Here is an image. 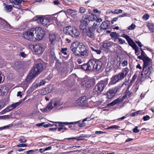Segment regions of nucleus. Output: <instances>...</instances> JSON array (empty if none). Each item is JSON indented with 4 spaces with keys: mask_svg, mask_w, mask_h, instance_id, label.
Here are the masks:
<instances>
[{
    "mask_svg": "<svg viewBox=\"0 0 154 154\" xmlns=\"http://www.w3.org/2000/svg\"><path fill=\"white\" fill-rule=\"evenodd\" d=\"M88 69L91 71L101 72L102 69V59L94 58L89 60L88 62Z\"/></svg>",
    "mask_w": 154,
    "mask_h": 154,
    "instance_id": "nucleus-1",
    "label": "nucleus"
},
{
    "mask_svg": "<svg viewBox=\"0 0 154 154\" xmlns=\"http://www.w3.org/2000/svg\"><path fill=\"white\" fill-rule=\"evenodd\" d=\"M35 30L36 32L35 35L37 38L36 41H39L42 39L45 34V31L44 29L41 27H38L37 29L35 28Z\"/></svg>",
    "mask_w": 154,
    "mask_h": 154,
    "instance_id": "nucleus-8",
    "label": "nucleus"
},
{
    "mask_svg": "<svg viewBox=\"0 0 154 154\" xmlns=\"http://www.w3.org/2000/svg\"><path fill=\"white\" fill-rule=\"evenodd\" d=\"M110 35L112 38H114L116 40L119 38L118 37L119 36V34L118 33H116L115 32H112L110 33Z\"/></svg>",
    "mask_w": 154,
    "mask_h": 154,
    "instance_id": "nucleus-34",
    "label": "nucleus"
},
{
    "mask_svg": "<svg viewBox=\"0 0 154 154\" xmlns=\"http://www.w3.org/2000/svg\"><path fill=\"white\" fill-rule=\"evenodd\" d=\"M86 11L85 8L83 7H81L80 8L79 10V12L81 13H85Z\"/></svg>",
    "mask_w": 154,
    "mask_h": 154,
    "instance_id": "nucleus-52",
    "label": "nucleus"
},
{
    "mask_svg": "<svg viewBox=\"0 0 154 154\" xmlns=\"http://www.w3.org/2000/svg\"><path fill=\"white\" fill-rule=\"evenodd\" d=\"M144 20H148L149 18V16L147 14H146L143 15L142 17Z\"/></svg>",
    "mask_w": 154,
    "mask_h": 154,
    "instance_id": "nucleus-57",
    "label": "nucleus"
},
{
    "mask_svg": "<svg viewBox=\"0 0 154 154\" xmlns=\"http://www.w3.org/2000/svg\"><path fill=\"white\" fill-rule=\"evenodd\" d=\"M43 69V65L41 63H38L35 65L31 70L37 76Z\"/></svg>",
    "mask_w": 154,
    "mask_h": 154,
    "instance_id": "nucleus-6",
    "label": "nucleus"
},
{
    "mask_svg": "<svg viewBox=\"0 0 154 154\" xmlns=\"http://www.w3.org/2000/svg\"><path fill=\"white\" fill-rule=\"evenodd\" d=\"M129 72V69L128 68L126 67L123 69L122 71L118 75L112 76L109 85L115 84L119 81L122 80L127 76Z\"/></svg>",
    "mask_w": 154,
    "mask_h": 154,
    "instance_id": "nucleus-2",
    "label": "nucleus"
},
{
    "mask_svg": "<svg viewBox=\"0 0 154 154\" xmlns=\"http://www.w3.org/2000/svg\"><path fill=\"white\" fill-rule=\"evenodd\" d=\"M81 69L84 70L89 71L88 63L80 66Z\"/></svg>",
    "mask_w": 154,
    "mask_h": 154,
    "instance_id": "nucleus-38",
    "label": "nucleus"
},
{
    "mask_svg": "<svg viewBox=\"0 0 154 154\" xmlns=\"http://www.w3.org/2000/svg\"><path fill=\"white\" fill-rule=\"evenodd\" d=\"M128 64V61L127 60H124L122 63V65L123 66H126Z\"/></svg>",
    "mask_w": 154,
    "mask_h": 154,
    "instance_id": "nucleus-51",
    "label": "nucleus"
},
{
    "mask_svg": "<svg viewBox=\"0 0 154 154\" xmlns=\"http://www.w3.org/2000/svg\"><path fill=\"white\" fill-rule=\"evenodd\" d=\"M36 76L37 75L31 70L29 73L26 76V81L27 82H29Z\"/></svg>",
    "mask_w": 154,
    "mask_h": 154,
    "instance_id": "nucleus-20",
    "label": "nucleus"
},
{
    "mask_svg": "<svg viewBox=\"0 0 154 154\" xmlns=\"http://www.w3.org/2000/svg\"><path fill=\"white\" fill-rule=\"evenodd\" d=\"M26 140L25 138H20L19 139V141L22 143H25L26 142Z\"/></svg>",
    "mask_w": 154,
    "mask_h": 154,
    "instance_id": "nucleus-62",
    "label": "nucleus"
},
{
    "mask_svg": "<svg viewBox=\"0 0 154 154\" xmlns=\"http://www.w3.org/2000/svg\"><path fill=\"white\" fill-rule=\"evenodd\" d=\"M80 29L81 30H82V32H85V31L87 29V26L85 25H83V24H81L80 26Z\"/></svg>",
    "mask_w": 154,
    "mask_h": 154,
    "instance_id": "nucleus-41",
    "label": "nucleus"
},
{
    "mask_svg": "<svg viewBox=\"0 0 154 154\" xmlns=\"http://www.w3.org/2000/svg\"><path fill=\"white\" fill-rule=\"evenodd\" d=\"M21 101L20 100L18 102L12 103L9 106L7 107L3 111L2 113H4L14 109L16 107L19 106L21 104Z\"/></svg>",
    "mask_w": 154,
    "mask_h": 154,
    "instance_id": "nucleus-9",
    "label": "nucleus"
},
{
    "mask_svg": "<svg viewBox=\"0 0 154 154\" xmlns=\"http://www.w3.org/2000/svg\"><path fill=\"white\" fill-rule=\"evenodd\" d=\"M148 27L149 29H150V31L154 32V28L153 26L151 24V23H149L148 24Z\"/></svg>",
    "mask_w": 154,
    "mask_h": 154,
    "instance_id": "nucleus-43",
    "label": "nucleus"
},
{
    "mask_svg": "<svg viewBox=\"0 0 154 154\" xmlns=\"http://www.w3.org/2000/svg\"><path fill=\"white\" fill-rule=\"evenodd\" d=\"M67 50L66 48H62L61 49V52L64 55L67 54V53L66 52Z\"/></svg>",
    "mask_w": 154,
    "mask_h": 154,
    "instance_id": "nucleus-45",
    "label": "nucleus"
},
{
    "mask_svg": "<svg viewBox=\"0 0 154 154\" xmlns=\"http://www.w3.org/2000/svg\"><path fill=\"white\" fill-rule=\"evenodd\" d=\"M121 64L120 61H118L114 65V68L115 69H120V65Z\"/></svg>",
    "mask_w": 154,
    "mask_h": 154,
    "instance_id": "nucleus-39",
    "label": "nucleus"
},
{
    "mask_svg": "<svg viewBox=\"0 0 154 154\" xmlns=\"http://www.w3.org/2000/svg\"><path fill=\"white\" fill-rule=\"evenodd\" d=\"M53 3L55 5H60V2L58 0H55L53 1Z\"/></svg>",
    "mask_w": 154,
    "mask_h": 154,
    "instance_id": "nucleus-64",
    "label": "nucleus"
},
{
    "mask_svg": "<svg viewBox=\"0 0 154 154\" xmlns=\"http://www.w3.org/2000/svg\"><path fill=\"white\" fill-rule=\"evenodd\" d=\"M75 44H72L70 46V49L73 53L76 56H80L81 51H80L79 50L75 48Z\"/></svg>",
    "mask_w": 154,
    "mask_h": 154,
    "instance_id": "nucleus-16",
    "label": "nucleus"
},
{
    "mask_svg": "<svg viewBox=\"0 0 154 154\" xmlns=\"http://www.w3.org/2000/svg\"><path fill=\"white\" fill-rule=\"evenodd\" d=\"M121 102H122V100L120 99V98H118L112 101L111 103L107 104V106L109 107H110L113 106L116 104H120Z\"/></svg>",
    "mask_w": 154,
    "mask_h": 154,
    "instance_id": "nucleus-22",
    "label": "nucleus"
},
{
    "mask_svg": "<svg viewBox=\"0 0 154 154\" xmlns=\"http://www.w3.org/2000/svg\"><path fill=\"white\" fill-rule=\"evenodd\" d=\"M113 44V43L111 42H109L108 43H104L103 45V47L106 49H109L111 47Z\"/></svg>",
    "mask_w": 154,
    "mask_h": 154,
    "instance_id": "nucleus-30",
    "label": "nucleus"
},
{
    "mask_svg": "<svg viewBox=\"0 0 154 154\" xmlns=\"http://www.w3.org/2000/svg\"><path fill=\"white\" fill-rule=\"evenodd\" d=\"M80 121H78L75 122H53L51 121H50V122H53L54 123H56L59 124V126L61 127H63L65 125H68L70 124H76L78 123Z\"/></svg>",
    "mask_w": 154,
    "mask_h": 154,
    "instance_id": "nucleus-21",
    "label": "nucleus"
},
{
    "mask_svg": "<svg viewBox=\"0 0 154 154\" xmlns=\"http://www.w3.org/2000/svg\"><path fill=\"white\" fill-rule=\"evenodd\" d=\"M95 79L94 78L88 79L85 83V86L87 88H91L93 86L95 83Z\"/></svg>",
    "mask_w": 154,
    "mask_h": 154,
    "instance_id": "nucleus-15",
    "label": "nucleus"
},
{
    "mask_svg": "<svg viewBox=\"0 0 154 154\" xmlns=\"http://www.w3.org/2000/svg\"><path fill=\"white\" fill-rule=\"evenodd\" d=\"M4 8L5 11L7 12L11 11L12 8V6L10 5H6Z\"/></svg>",
    "mask_w": 154,
    "mask_h": 154,
    "instance_id": "nucleus-36",
    "label": "nucleus"
},
{
    "mask_svg": "<svg viewBox=\"0 0 154 154\" xmlns=\"http://www.w3.org/2000/svg\"><path fill=\"white\" fill-rule=\"evenodd\" d=\"M137 126H135L133 129V131L135 133H137L139 132V130L137 129Z\"/></svg>",
    "mask_w": 154,
    "mask_h": 154,
    "instance_id": "nucleus-59",
    "label": "nucleus"
},
{
    "mask_svg": "<svg viewBox=\"0 0 154 154\" xmlns=\"http://www.w3.org/2000/svg\"><path fill=\"white\" fill-rule=\"evenodd\" d=\"M50 55L51 57L53 59H56V57L54 51H50Z\"/></svg>",
    "mask_w": 154,
    "mask_h": 154,
    "instance_id": "nucleus-46",
    "label": "nucleus"
},
{
    "mask_svg": "<svg viewBox=\"0 0 154 154\" xmlns=\"http://www.w3.org/2000/svg\"><path fill=\"white\" fill-rule=\"evenodd\" d=\"M83 137H87V135L86 134H82V136L76 137V140L79 141L80 140H84L85 138Z\"/></svg>",
    "mask_w": 154,
    "mask_h": 154,
    "instance_id": "nucleus-40",
    "label": "nucleus"
},
{
    "mask_svg": "<svg viewBox=\"0 0 154 154\" xmlns=\"http://www.w3.org/2000/svg\"><path fill=\"white\" fill-rule=\"evenodd\" d=\"M58 103L57 101L54 100H52L48 104L46 108L48 111H50L54 108L58 106Z\"/></svg>",
    "mask_w": 154,
    "mask_h": 154,
    "instance_id": "nucleus-13",
    "label": "nucleus"
},
{
    "mask_svg": "<svg viewBox=\"0 0 154 154\" xmlns=\"http://www.w3.org/2000/svg\"><path fill=\"white\" fill-rule=\"evenodd\" d=\"M76 28L72 26H68L64 28L63 31L66 35H69L72 36V33L74 32V30H75Z\"/></svg>",
    "mask_w": 154,
    "mask_h": 154,
    "instance_id": "nucleus-11",
    "label": "nucleus"
},
{
    "mask_svg": "<svg viewBox=\"0 0 154 154\" xmlns=\"http://www.w3.org/2000/svg\"><path fill=\"white\" fill-rule=\"evenodd\" d=\"M122 10L121 9H115V11L112 12L113 14H119L122 12Z\"/></svg>",
    "mask_w": 154,
    "mask_h": 154,
    "instance_id": "nucleus-44",
    "label": "nucleus"
},
{
    "mask_svg": "<svg viewBox=\"0 0 154 154\" xmlns=\"http://www.w3.org/2000/svg\"><path fill=\"white\" fill-rule=\"evenodd\" d=\"M147 67L143 66V72L144 75H146L149 72V74L153 72V68L150 66L148 68Z\"/></svg>",
    "mask_w": 154,
    "mask_h": 154,
    "instance_id": "nucleus-18",
    "label": "nucleus"
},
{
    "mask_svg": "<svg viewBox=\"0 0 154 154\" xmlns=\"http://www.w3.org/2000/svg\"><path fill=\"white\" fill-rule=\"evenodd\" d=\"M86 17V15H85L83 16V18L81 21V24L87 26L89 22Z\"/></svg>",
    "mask_w": 154,
    "mask_h": 154,
    "instance_id": "nucleus-25",
    "label": "nucleus"
},
{
    "mask_svg": "<svg viewBox=\"0 0 154 154\" xmlns=\"http://www.w3.org/2000/svg\"><path fill=\"white\" fill-rule=\"evenodd\" d=\"M46 83L45 81L44 80H42L39 83L36 84L34 85V88H35L40 87L41 86L44 85Z\"/></svg>",
    "mask_w": 154,
    "mask_h": 154,
    "instance_id": "nucleus-35",
    "label": "nucleus"
},
{
    "mask_svg": "<svg viewBox=\"0 0 154 154\" xmlns=\"http://www.w3.org/2000/svg\"><path fill=\"white\" fill-rule=\"evenodd\" d=\"M33 48L34 52L37 54H41L44 51L43 46L41 44L35 45Z\"/></svg>",
    "mask_w": 154,
    "mask_h": 154,
    "instance_id": "nucleus-10",
    "label": "nucleus"
},
{
    "mask_svg": "<svg viewBox=\"0 0 154 154\" xmlns=\"http://www.w3.org/2000/svg\"><path fill=\"white\" fill-rule=\"evenodd\" d=\"M49 40L51 42L50 46L51 48L52 49L54 48V45L55 43L56 40V36L54 34L51 33L49 35Z\"/></svg>",
    "mask_w": 154,
    "mask_h": 154,
    "instance_id": "nucleus-14",
    "label": "nucleus"
},
{
    "mask_svg": "<svg viewBox=\"0 0 154 154\" xmlns=\"http://www.w3.org/2000/svg\"><path fill=\"white\" fill-rule=\"evenodd\" d=\"M50 20L48 18L43 17L41 23L44 26L49 25L50 24Z\"/></svg>",
    "mask_w": 154,
    "mask_h": 154,
    "instance_id": "nucleus-27",
    "label": "nucleus"
},
{
    "mask_svg": "<svg viewBox=\"0 0 154 154\" xmlns=\"http://www.w3.org/2000/svg\"><path fill=\"white\" fill-rule=\"evenodd\" d=\"M121 36L125 38L127 41L128 45L131 46L135 50V53L136 55H138L140 54V51L139 48L137 46L133 41L127 35L122 34Z\"/></svg>",
    "mask_w": 154,
    "mask_h": 154,
    "instance_id": "nucleus-5",
    "label": "nucleus"
},
{
    "mask_svg": "<svg viewBox=\"0 0 154 154\" xmlns=\"http://www.w3.org/2000/svg\"><path fill=\"white\" fill-rule=\"evenodd\" d=\"M125 94H126L127 98H129L133 94V93L132 92H131L129 91L128 89L126 90Z\"/></svg>",
    "mask_w": 154,
    "mask_h": 154,
    "instance_id": "nucleus-42",
    "label": "nucleus"
},
{
    "mask_svg": "<svg viewBox=\"0 0 154 154\" xmlns=\"http://www.w3.org/2000/svg\"><path fill=\"white\" fill-rule=\"evenodd\" d=\"M110 25V22L109 21L106 20L103 22L100 25V27L103 29V30L107 29Z\"/></svg>",
    "mask_w": 154,
    "mask_h": 154,
    "instance_id": "nucleus-19",
    "label": "nucleus"
},
{
    "mask_svg": "<svg viewBox=\"0 0 154 154\" xmlns=\"http://www.w3.org/2000/svg\"><path fill=\"white\" fill-rule=\"evenodd\" d=\"M4 79V76L1 72L0 71V84L2 82Z\"/></svg>",
    "mask_w": 154,
    "mask_h": 154,
    "instance_id": "nucleus-48",
    "label": "nucleus"
},
{
    "mask_svg": "<svg viewBox=\"0 0 154 154\" xmlns=\"http://www.w3.org/2000/svg\"><path fill=\"white\" fill-rule=\"evenodd\" d=\"M36 31L35 28H32L26 31L23 34V37L25 39L28 40L35 42L36 41L37 38L35 34Z\"/></svg>",
    "mask_w": 154,
    "mask_h": 154,
    "instance_id": "nucleus-4",
    "label": "nucleus"
},
{
    "mask_svg": "<svg viewBox=\"0 0 154 154\" xmlns=\"http://www.w3.org/2000/svg\"><path fill=\"white\" fill-rule=\"evenodd\" d=\"M143 61V66L147 67L150 64L151 59L147 57L144 58Z\"/></svg>",
    "mask_w": 154,
    "mask_h": 154,
    "instance_id": "nucleus-23",
    "label": "nucleus"
},
{
    "mask_svg": "<svg viewBox=\"0 0 154 154\" xmlns=\"http://www.w3.org/2000/svg\"><path fill=\"white\" fill-rule=\"evenodd\" d=\"M43 17L42 16L38 15L34 17V19L38 23H41Z\"/></svg>",
    "mask_w": 154,
    "mask_h": 154,
    "instance_id": "nucleus-31",
    "label": "nucleus"
},
{
    "mask_svg": "<svg viewBox=\"0 0 154 154\" xmlns=\"http://www.w3.org/2000/svg\"><path fill=\"white\" fill-rule=\"evenodd\" d=\"M119 128H120V127L119 126L117 125H114L113 126H112L109 127V129L115 128L116 129H119Z\"/></svg>",
    "mask_w": 154,
    "mask_h": 154,
    "instance_id": "nucleus-55",
    "label": "nucleus"
},
{
    "mask_svg": "<svg viewBox=\"0 0 154 154\" xmlns=\"http://www.w3.org/2000/svg\"><path fill=\"white\" fill-rule=\"evenodd\" d=\"M5 64V62L4 60L2 59H0V67L2 66Z\"/></svg>",
    "mask_w": 154,
    "mask_h": 154,
    "instance_id": "nucleus-54",
    "label": "nucleus"
},
{
    "mask_svg": "<svg viewBox=\"0 0 154 154\" xmlns=\"http://www.w3.org/2000/svg\"><path fill=\"white\" fill-rule=\"evenodd\" d=\"M119 87H117L109 89L106 93V98L108 99H111L113 98L119 89Z\"/></svg>",
    "mask_w": 154,
    "mask_h": 154,
    "instance_id": "nucleus-7",
    "label": "nucleus"
},
{
    "mask_svg": "<svg viewBox=\"0 0 154 154\" xmlns=\"http://www.w3.org/2000/svg\"><path fill=\"white\" fill-rule=\"evenodd\" d=\"M90 48L92 51L95 52L97 54H100L101 52L100 50L98 49L97 48L94 47H91Z\"/></svg>",
    "mask_w": 154,
    "mask_h": 154,
    "instance_id": "nucleus-37",
    "label": "nucleus"
},
{
    "mask_svg": "<svg viewBox=\"0 0 154 154\" xmlns=\"http://www.w3.org/2000/svg\"><path fill=\"white\" fill-rule=\"evenodd\" d=\"M88 51L86 49L84 51L81 52L80 56L83 58H88Z\"/></svg>",
    "mask_w": 154,
    "mask_h": 154,
    "instance_id": "nucleus-28",
    "label": "nucleus"
},
{
    "mask_svg": "<svg viewBox=\"0 0 154 154\" xmlns=\"http://www.w3.org/2000/svg\"><path fill=\"white\" fill-rule=\"evenodd\" d=\"M72 44H75L74 46H75V48H77L80 51H84L86 49L85 46L82 43L76 42Z\"/></svg>",
    "mask_w": 154,
    "mask_h": 154,
    "instance_id": "nucleus-17",
    "label": "nucleus"
},
{
    "mask_svg": "<svg viewBox=\"0 0 154 154\" xmlns=\"http://www.w3.org/2000/svg\"><path fill=\"white\" fill-rule=\"evenodd\" d=\"M86 18L89 20V21H94L95 20V19L97 18V16L95 15H94V14H92L91 15H89L88 17L86 15Z\"/></svg>",
    "mask_w": 154,
    "mask_h": 154,
    "instance_id": "nucleus-33",
    "label": "nucleus"
},
{
    "mask_svg": "<svg viewBox=\"0 0 154 154\" xmlns=\"http://www.w3.org/2000/svg\"><path fill=\"white\" fill-rule=\"evenodd\" d=\"M118 39L119 40V42L121 44H123L125 43V41L124 40H123L120 38H119Z\"/></svg>",
    "mask_w": 154,
    "mask_h": 154,
    "instance_id": "nucleus-63",
    "label": "nucleus"
},
{
    "mask_svg": "<svg viewBox=\"0 0 154 154\" xmlns=\"http://www.w3.org/2000/svg\"><path fill=\"white\" fill-rule=\"evenodd\" d=\"M74 30L71 36L73 37L78 38L79 35V32L76 28Z\"/></svg>",
    "mask_w": 154,
    "mask_h": 154,
    "instance_id": "nucleus-32",
    "label": "nucleus"
},
{
    "mask_svg": "<svg viewBox=\"0 0 154 154\" xmlns=\"http://www.w3.org/2000/svg\"><path fill=\"white\" fill-rule=\"evenodd\" d=\"M86 35L91 39H94L95 38V32L91 31L89 30H88L86 32Z\"/></svg>",
    "mask_w": 154,
    "mask_h": 154,
    "instance_id": "nucleus-24",
    "label": "nucleus"
},
{
    "mask_svg": "<svg viewBox=\"0 0 154 154\" xmlns=\"http://www.w3.org/2000/svg\"><path fill=\"white\" fill-rule=\"evenodd\" d=\"M35 151L33 150H30L26 152V154H32Z\"/></svg>",
    "mask_w": 154,
    "mask_h": 154,
    "instance_id": "nucleus-61",
    "label": "nucleus"
},
{
    "mask_svg": "<svg viewBox=\"0 0 154 154\" xmlns=\"http://www.w3.org/2000/svg\"><path fill=\"white\" fill-rule=\"evenodd\" d=\"M143 119L144 121H146L149 120L150 119V117L148 115L143 117Z\"/></svg>",
    "mask_w": 154,
    "mask_h": 154,
    "instance_id": "nucleus-58",
    "label": "nucleus"
},
{
    "mask_svg": "<svg viewBox=\"0 0 154 154\" xmlns=\"http://www.w3.org/2000/svg\"><path fill=\"white\" fill-rule=\"evenodd\" d=\"M15 2H13L12 3L15 5L20 4L22 2V0H14Z\"/></svg>",
    "mask_w": 154,
    "mask_h": 154,
    "instance_id": "nucleus-47",
    "label": "nucleus"
},
{
    "mask_svg": "<svg viewBox=\"0 0 154 154\" xmlns=\"http://www.w3.org/2000/svg\"><path fill=\"white\" fill-rule=\"evenodd\" d=\"M136 27V26L135 24L134 23H132L131 24V25L129 26L128 27V29L130 30H132L134 29Z\"/></svg>",
    "mask_w": 154,
    "mask_h": 154,
    "instance_id": "nucleus-49",
    "label": "nucleus"
},
{
    "mask_svg": "<svg viewBox=\"0 0 154 154\" xmlns=\"http://www.w3.org/2000/svg\"><path fill=\"white\" fill-rule=\"evenodd\" d=\"M97 28L94 26H92L91 27L89 28L88 29L91 31L95 32L96 29Z\"/></svg>",
    "mask_w": 154,
    "mask_h": 154,
    "instance_id": "nucleus-53",
    "label": "nucleus"
},
{
    "mask_svg": "<svg viewBox=\"0 0 154 154\" xmlns=\"http://www.w3.org/2000/svg\"><path fill=\"white\" fill-rule=\"evenodd\" d=\"M130 14L128 13H124L118 16V17H130Z\"/></svg>",
    "mask_w": 154,
    "mask_h": 154,
    "instance_id": "nucleus-50",
    "label": "nucleus"
},
{
    "mask_svg": "<svg viewBox=\"0 0 154 154\" xmlns=\"http://www.w3.org/2000/svg\"><path fill=\"white\" fill-rule=\"evenodd\" d=\"M87 97L85 96H83L78 99L77 101V103L79 106H83L87 105Z\"/></svg>",
    "mask_w": 154,
    "mask_h": 154,
    "instance_id": "nucleus-12",
    "label": "nucleus"
},
{
    "mask_svg": "<svg viewBox=\"0 0 154 154\" xmlns=\"http://www.w3.org/2000/svg\"><path fill=\"white\" fill-rule=\"evenodd\" d=\"M27 145L26 144L22 143L18 144L17 145V146L18 147H26Z\"/></svg>",
    "mask_w": 154,
    "mask_h": 154,
    "instance_id": "nucleus-60",
    "label": "nucleus"
},
{
    "mask_svg": "<svg viewBox=\"0 0 154 154\" xmlns=\"http://www.w3.org/2000/svg\"><path fill=\"white\" fill-rule=\"evenodd\" d=\"M19 56L23 58H25L26 56V54L24 53V52H20V53L19 54Z\"/></svg>",
    "mask_w": 154,
    "mask_h": 154,
    "instance_id": "nucleus-56",
    "label": "nucleus"
},
{
    "mask_svg": "<svg viewBox=\"0 0 154 154\" xmlns=\"http://www.w3.org/2000/svg\"><path fill=\"white\" fill-rule=\"evenodd\" d=\"M108 79L106 78L99 82L95 86L93 90L95 94L100 93L104 90L108 82Z\"/></svg>",
    "mask_w": 154,
    "mask_h": 154,
    "instance_id": "nucleus-3",
    "label": "nucleus"
},
{
    "mask_svg": "<svg viewBox=\"0 0 154 154\" xmlns=\"http://www.w3.org/2000/svg\"><path fill=\"white\" fill-rule=\"evenodd\" d=\"M21 62L19 61L15 62L14 64L12 66L13 68L17 70L21 68Z\"/></svg>",
    "mask_w": 154,
    "mask_h": 154,
    "instance_id": "nucleus-29",
    "label": "nucleus"
},
{
    "mask_svg": "<svg viewBox=\"0 0 154 154\" xmlns=\"http://www.w3.org/2000/svg\"><path fill=\"white\" fill-rule=\"evenodd\" d=\"M8 102L7 99H3L0 101V109L3 108L8 104Z\"/></svg>",
    "mask_w": 154,
    "mask_h": 154,
    "instance_id": "nucleus-26",
    "label": "nucleus"
}]
</instances>
